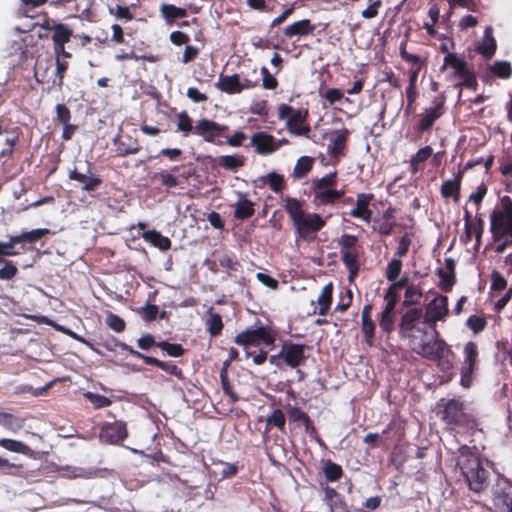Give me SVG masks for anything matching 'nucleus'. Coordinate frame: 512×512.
I'll return each instance as SVG.
<instances>
[{"label": "nucleus", "instance_id": "f257e3e1", "mask_svg": "<svg viewBox=\"0 0 512 512\" xmlns=\"http://www.w3.org/2000/svg\"><path fill=\"white\" fill-rule=\"evenodd\" d=\"M428 328V325L424 324L423 309L413 307L402 314L398 324V334L401 339L408 340L414 353L425 359L439 362L442 369H450L451 361L444 358L453 355L451 346L440 337L437 329H434V336L428 339Z\"/></svg>", "mask_w": 512, "mask_h": 512}, {"label": "nucleus", "instance_id": "f03ea898", "mask_svg": "<svg viewBox=\"0 0 512 512\" xmlns=\"http://www.w3.org/2000/svg\"><path fill=\"white\" fill-rule=\"evenodd\" d=\"M437 416L452 432L472 434L478 427L477 418L466 411L465 402L460 397L441 398L437 403Z\"/></svg>", "mask_w": 512, "mask_h": 512}, {"label": "nucleus", "instance_id": "7ed1b4c3", "mask_svg": "<svg viewBox=\"0 0 512 512\" xmlns=\"http://www.w3.org/2000/svg\"><path fill=\"white\" fill-rule=\"evenodd\" d=\"M283 201L284 209L289 215L297 237L304 241H313L316 234L325 227L326 220L318 213H308L303 209L304 202L290 196Z\"/></svg>", "mask_w": 512, "mask_h": 512}, {"label": "nucleus", "instance_id": "20e7f679", "mask_svg": "<svg viewBox=\"0 0 512 512\" xmlns=\"http://www.w3.org/2000/svg\"><path fill=\"white\" fill-rule=\"evenodd\" d=\"M457 467L473 492L481 493L488 487L489 472L483 467L480 456L472 452L469 446L459 448Z\"/></svg>", "mask_w": 512, "mask_h": 512}, {"label": "nucleus", "instance_id": "39448f33", "mask_svg": "<svg viewBox=\"0 0 512 512\" xmlns=\"http://www.w3.org/2000/svg\"><path fill=\"white\" fill-rule=\"evenodd\" d=\"M340 260L349 272L348 280L353 282L360 270L359 258L363 248L356 235L343 234L338 239Z\"/></svg>", "mask_w": 512, "mask_h": 512}, {"label": "nucleus", "instance_id": "423d86ee", "mask_svg": "<svg viewBox=\"0 0 512 512\" xmlns=\"http://www.w3.org/2000/svg\"><path fill=\"white\" fill-rule=\"evenodd\" d=\"M276 341L275 332L272 328L259 325L256 328H247L234 337V343L249 350L250 346H259L264 344L268 347H274Z\"/></svg>", "mask_w": 512, "mask_h": 512}, {"label": "nucleus", "instance_id": "0eeeda50", "mask_svg": "<svg viewBox=\"0 0 512 512\" xmlns=\"http://www.w3.org/2000/svg\"><path fill=\"white\" fill-rule=\"evenodd\" d=\"M307 117V110H295L288 104H281L278 107V118L286 120V128L292 135L309 137L311 128L308 124H304Z\"/></svg>", "mask_w": 512, "mask_h": 512}, {"label": "nucleus", "instance_id": "6e6552de", "mask_svg": "<svg viewBox=\"0 0 512 512\" xmlns=\"http://www.w3.org/2000/svg\"><path fill=\"white\" fill-rule=\"evenodd\" d=\"M501 206V210H494L490 216V230L495 241L503 239L505 232L512 229V199L502 197Z\"/></svg>", "mask_w": 512, "mask_h": 512}, {"label": "nucleus", "instance_id": "1a4fd4ad", "mask_svg": "<svg viewBox=\"0 0 512 512\" xmlns=\"http://www.w3.org/2000/svg\"><path fill=\"white\" fill-rule=\"evenodd\" d=\"M114 346L120 348L122 351L129 353L131 356L136 357L138 359L143 360L146 365L154 366L162 371L166 372L169 375L175 376L179 380L184 379L183 370L172 361H162L152 356H147L137 350H135L132 346L118 341L117 339H113Z\"/></svg>", "mask_w": 512, "mask_h": 512}, {"label": "nucleus", "instance_id": "9d476101", "mask_svg": "<svg viewBox=\"0 0 512 512\" xmlns=\"http://www.w3.org/2000/svg\"><path fill=\"white\" fill-rule=\"evenodd\" d=\"M451 67L454 70V76L460 78L462 81L459 86H464L468 89L476 90L478 83L475 72L469 68L467 62L458 57L455 53H447L443 60L441 70Z\"/></svg>", "mask_w": 512, "mask_h": 512}, {"label": "nucleus", "instance_id": "9b49d317", "mask_svg": "<svg viewBox=\"0 0 512 512\" xmlns=\"http://www.w3.org/2000/svg\"><path fill=\"white\" fill-rule=\"evenodd\" d=\"M463 362L460 368V384L463 388H470L473 374L478 369L479 349L478 344L469 341L463 348Z\"/></svg>", "mask_w": 512, "mask_h": 512}, {"label": "nucleus", "instance_id": "f8f14e48", "mask_svg": "<svg viewBox=\"0 0 512 512\" xmlns=\"http://www.w3.org/2000/svg\"><path fill=\"white\" fill-rule=\"evenodd\" d=\"M449 314L448 297L445 295L436 296L429 304H427L424 313V324H427L432 329L434 336V329L439 321H445Z\"/></svg>", "mask_w": 512, "mask_h": 512}, {"label": "nucleus", "instance_id": "ddd939ff", "mask_svg": "<svg viewBox=\"0 0 512 512\" xmlns=\"http://www.w3.org/2000/svg\"><path fill=\"white\" fill-rule=\"evenodd\" d=\"M258 85V77H256L255 80H250L249 77H244L241 80L238 74H233L230 76H224L221 74L218 82L215 84L219 90L227 94H238L243 90L252 89Z\"/></svg>", "mask_w": 512, "mask_h": 512}, {"label": "nucleus", "instance_id": "4468645a", "mask_svg": "<svg viewBox=\"0 0 512 512\" xmlns=\"http://www.w3.org/2000/svg\"><path fill=\"white\" fill-rule=\"evenodd\" d=\"M52 32L53 49L55 56H63V58H71L72 54L67 52L65 44L71 40L73 31L67 24L54 23L47 28Z\"/></svg>", "mask_w": 512, "mask_h": 512}, {"label": "nucleus", "instance_id": "2eb2a0df", "mask_svg": "<svg viewBox=\"0 0 512 512\" xmlns=\"http://www.w3.org/2000/svg\"><path fill=\"white\" fill-rule=\"evenodd\" d=\"M312 193V204L316 208L333 206L345 196V190L336 188H327L312 186L310 187Z\"/></svg>", "mask_w": 512, "mask_h": 512}, {"label": "nucleus", "instance_id": "dca6fc26", "mask_svg": "<svg viewBox=\"0 0 512 512\" xmlns=\"http://www.w3.org/2000/svg\"><path fill=\"white\" fill-rule=\"evenodd\" d=\"M229 130L227 125L219 124L213 120L203 118L197 122L194 127V134L202 136L206 142L216 143V138L224 136ZM218 145L222 144L217 142Z\"/></svg>", "mask_w": 512, "mask_h": 512}, {"label": "nucleus", "instance_id": "f3484780", "mask_svg": "<svg viewBox=\"0 0 512 512\" xmlns=\"http://www.w3.org/2000/svg\"><path fill=\"white\" fill-rule=\"evenodd\" d=\"M127 436V426L123 421L104 423L99 433L100 440L106 444H119L124 441Z\"/></svg>", "mask_w": 512, "mask_h": 512}, {"label": "nucleus", "instance_id": "a211bd4d", "mask_svg": "<svg viewBox=\"0 0 512 512\" xmlns=\"http://www.w3.org/2000/svg\"><path fill=\"white\" fill-rule=\"evenodd\" d=\"M306 349L307 346L305 344L285 341L282 345V355H284L285 364L290 368H297L303 365L306 361Z\"/></svg>", "mask_w": 512, "mask_h": 512}, {"label": "nucleus", "instance_id": "6ab92c4d", "mask_svg": "<svg viewBox=\"0 0 512 512\" xmlns=\"http://www.w3.org/2000/svg\"><path fill=\"white\" fill-rule=\"evenodd\" d=\"M286 412L290 421L297 423L304 427V431L311 438H318V431L311 420L310 416L301 408L288 404Z\"/></svg>", "mask_w": 512, "mask_h": 512}, {"label": "nucleus", "instance_id": "aec40b11", "mask_svg": "<svg viewBox=\"0 0 512 512\" xmlns=\"http://www.w3.org/2000/svg\"><path fill=\"white\" fill-rule=\"evenodd\" d=\"M374 200V194L372 193H358L356 196L355 207L352 208L347 214L350 217L361 219L364 222L369 223L372 218V210L370 204Z\"/></svg>", "mask_w": 512, "mask_h": 512}, {"label": "nucleus", "instance_id": "412c9836", "mask_svg": "<svg viewBox=\"0 0 512 512\" xmlns=\"http://www.w3.org/2000/svg\"><path fill=\"white\" fill-rule=\"evenodd\" d=\"M250 145L259 155L266 156L276 152L274 136L264 131L254 133L250 138Z\"/></svg>", "mask_w": 512, "mask_h": 512}, {"label": "nucleus", "instance_id": "4be33fe9", "mask_svg": "<svg viewBox=\"0 0 512 512\" xmlns=\"http://www.w3.org/2000/svg\"><path fill=\"white\" fill-rule=\"evenodd\" d=\"M349 135L350 131L343 128L341 130H336L330 138L327 150L329 155L336 159V161H339L340 157L344 155Z\"/></svg>", "mask_w": 512, "mask_h": 512}, {"label": "nucleus", "instance_id": "5701e85b", "mask_svg": "<svg viewBox=\"0 0 512 512\" xmlns=\"http://www.w3.org/2000/svg\"><path fill=\"white\" fill-rule=\"evenodd\" d=\"M53 66L54 60L52 58H48L45 60L38 59L34 67V77L36 81L40 84H48L49 90L54 89L52 87V82L54 78Z\"/></svg>", "mask_w": 512, "mask_h": 512}, {"label": "nucleus", "instance_id": "b1692460", "mask_svg": "<svg viewBox=\"0 0 512 512\" xmlns=\"http://www.w3.org/2000/svg\"><path fill=\"white\" fill-rule=\"evenodd\" d=\"M444 114V101H439L434 107L426 109L425 113L421 115V118L417 125V130L420 133L430 130L434 123Z\"/></svg>", "mask_w": 512, "mask_h": 512}, {"label": "nucleus", "instance_id": "393cba45", "mask_svg": "<svg viewBox=\"0 0 512 512\" xmlns=\"http://www.w3.org/2000/svg\"><path fill=\"white\" fill-rule=\"evenodd\" d=\"M464 176V171H458L454 178L446 180L442 183L440 193L444 199H452L457 203L461 195V184Z\"/></svg>", "mask_w": 512, "mask_h": 512}, {"label": "nucleus", "instance_id": "a878e982", "mask_svg": "<svg viewBox=\"0 0 512 512\" xmlns=\"http://www.w3.org/2000/svg\"><path fill=\"white\" fill-rule=\"evenodd\" d=\"M316 29V25L313 24L310 19H302L293 22L292 24L288 25L283 30V35L286 38H293V37H305L312 35Z\"/></svg>", "mask_w": 512, "mask_h": 512}, {"label": "nucleus", "instance_id": "bb28decb", "mask_svg": "<svg viewBox=\"0 0 512 512\" xmlns=\"http://www.w3.org/2000/svg\"><path fill=\"white\" fill-rule=\"evenodd\" d=\"M372 309V304H366L364 305L361 313V329L364 336V342L369 347H372L374 345L376 328V325L371 317Z\"/></svg>", "mask_w": 512, "mask_h": 512}, {"label": "nucleus", "instance_id": "cd10ccee", "mask_svg": "<svg viewBox=\"0 0 512 512\" xmlns=\"http://www.w3.org/2000/svg\"><path fill=\"white\" fill-rule=\"evenodd\" d=\"M493 503L499 512L512 511V486L505 485L493 493Z\"/></svg>", "mask_w": 512, "mask_h": 512}, {"label": "nucleus", "instance_id": "c85d7f7f", "mask_svg": "<svg viewBox=\"0 0 512 512\" xmlns=\"http://www.w3.org/2000/svg\"><path fill=\"white\" fill-rule=\"evenodd\" d=\"M255 213L254 203L247 198L245 193L238 194V200L235 204L234 217L237 220H247Z\"/></svg>", "mask_w": 512, "mask_h": 512}, {"label": "nucleus", "instance_id": "c756f323", "mask_svg": "<svg viewBox=\"0 0 512 512\" xmlns=\"http://www.w3.org/2000/svg\"><path fill=\"white\" fill-rule=\"evenodd\" d=\"M25 424L26 418L0 410V426L5 430L17 433L24 428Z\"/></svg>", "mask_w": 512, "mask_h": 512}, {"label": "nucleus", "instance_id": "7c9ffc66", "mask_svg": "<svg viewBox=\"0 0 512 512\" xmlns=\"http://www.w3.org/2000/svg\"><path fill=\"white\" fill-rule=\"evenodd\" d=\"M69 179L79 182L82 185V189L88 192L96 190L102 183L99 176H87L78 172L77 169H74L69 173Z\"/></svg>", "mask_w": 512, "mask_h": 512}, {"label": "nucleus", "instance_id": "2f4dec72", "mask_svg": "<svg viewBox=\"0 0 512 512\" xmlns=\"http://www.w3.org/2000/svg\"><path fill=\"white\" fill-rule=\"evenodd\" d=\"M62 56H55L53 66V82L52 87L61 91L64 84V77L68 70V62L61 59Z\"/></svg>", "mask_w": 512, "mask_h": 512}, {"label": "nucleus", "instance_id": "473e14b6", "mask_svg": "<svg viewBox=\"0 0 512 512\" xmlns=\"http://www.w3.org/2000/svg\"><path fill=\"white\" fill-rule=\"evenodd\" d=\"M322 473L327 483L339 481L344 476L342 466L330 459L323 461Z\"/></svg>", "mask_w": 512, "mask_h": 512}, {"label": "nucleus", "instance_id": "72a5a7b5", "mask_svg": "<svg viewBox=\"0 0 512 512\" xmlns=\"http://www.w3.org/2000/svg\"><path fill=\"white\" fill-rule=\"evenodd\" d=\"M50 234V230L47 228H38L31 231H26L18 235L19 239L17 241H21L20 249L23 252H26V244H32L43 238L44 236Z\"/></svg>", "mask_w": 512, "mask_h": 512}, {"label": "nucleus", "instance_id": "f704fd0d", "mask_svg": "<svg viewBox=\"0 0 512 512\" xmlns=\"http://www.w3.org/2000/svg\"><path fill=\"white\" fill-rule=\"evenodd\" d=\"M143 238L162 251H166L171 248V240L168 237L163 236L157 230H148L144 232Z\"/></svg>", "mask_w": 512, "mask_h": 512}, {"label": "nucleus", "instance_id": "c9c22d12", "mask_svg": "<svg viewBox=\"0 0 512 512\" xmlns=\"http://www.w3.org/2000/svg\"><path fill=\"white\" fill-rule=\"evenodd\" d=\"M333 299V284L330 282L326 284L317 299L319 305L318 314L321 316L327 315Z\"/></svg>", "mask_w": 512, "mask_h": 512}, {"label": "nucleus", "instance_id": "e433bc0d", "mask_svg": "<svg viewBox=\"0 0 512 512\" xmlns=\"http://www.w3.org/2000/svg\"><path fill=\"white\" fill-rule=\"evenodd\" d=\"M160 12L162 17L165 19L167 24H173L178 18H184L187 16V11L184 8L177 7L173 4L163 3L160 6Z\"/></svg>", "mask_w": 512, "mask_h": 512}, {"label": "nucleus", "instance_id": "4c0bfd02", "mask_svg": "<svg viewBox=\"0 0 512 512\" xmlns=\"http://www.w3.org/2000/svg\"><path fill=\"white\" fill-rule=\"evenodd\" d=\"M433 154L431 146L420 148L409 161V170L412 174H416L420 170V164L428 160Z\"/></svg>", "mask_w": 512, "mask_h": 512}, {"label": "nucleus", "instance_id": "58836bf2", "mask_svg": "<svg viewBox=\"0 0 512 512\" xmlns=\"http://www.w3.org/2000/svg\"><path fill=\"white\" fill-rule=\"evenodd\" d=\"M208 318L206 320L207 331L211 337H216L221 334L224 324L220 314L214 312L213 308L207 311Z\"/></svg>", "mask_w": 512, "mask_h": 512}, {"label": "nucleus", "instance_id": "ea45409f", "mask_svg": "<svg viewBox=\"0 0 512 512\" xmlns=\"http://www.w3.org/2000/svg\"><path fill=\"white\" fill-rule=\"evenodd\" d=\"M216 164L225 170L236 172L244 165V158L238 155H224L216 159Z\"/></svg>", "mask_w": 512, "mask_h": 512}, {"label": "nucleus", "instance_id": "a19ab883", "mask_svg": "<svg viewBox=\"0 0 512 512\" xmlns=\"http://www.w3.org/2000/svg\"><path fill=\"white\" fill-rule=\"evenodd\" d=\"M314 160L309 156L300 157L293 169L292 177L294 179H302L306 177L313 168Z\"/></svg>", "mask_w": 512, "mask_h": 512}, {"label": "nucleus", "instance_id": "79ce46f5", "mask_svg": "<svg viewBox=\"0 0 512 512\" xmlns=\"http://www.w3.org/2000/svg\"><path fill=\"white\" fill-rule=\"evenodd\" d=\"M0 447L7 451L23 455H29L31 453V448L27 444L10 438H0Z\"/></svg>", "mask_w": 512, "mask_h": 512}, {"label": "nucleus", "instance_id": "37998d69", "mask_svg": "<svg viewBox=\"0 0 512 512\" xmlns=\"http://www.w3.org/2000/svg\"><path fill=\"white\" fill-rule=\"evenodd\" d=\"M263 182L276 194H281L286 188V182L283 175L276 172H270L264 176Z\"/></svg>", "mask_w": 512, "mask_h": 512}, {"label": "nucleus", "instance_id": "c03bdc74", "mask_svg": "<svg viewBox=\"0 0 512 512\" xmlns=\"http://www.w3.org/2000/svg\"><path fill=\"white\" fill-rule=\"evenodd\" d=\"M151 179L152 181H158L162 186L168 189L175 188L180 184L178 176L166 170L155 172Z\"/></svg>", "mask_w": 512, "mask_h": 512}, {"label": "nucleus", "instance_id": "a18cd8bd", "mask_svg": "<svg viewBox=\"0 0 512 512\" xmlns=\"http://www.w3.org/2000/svg\"><path fill=\"white\" fill-rule=\"evenodd\" d=\"M157 348L161 349L168 356L173 357V358L182 357L186 352V350L184 349V347L181 344L170 343L165 340L158 341Z\"/></svg>", "mask_w": 512, "mask_h": 512}, {"label": "nucleus", "instance_id": "49530a36", "mask_svg": "<svg viewBox=\"0 0 512 512\" xmlns=\"http://www.w3.org/2000/svg\"><path fill=\"white\" fill-rule=\"evenodd\" d=\"M286 417L284 412L281 409H275L266 419V429H270L271 427H276L280 431L285 430Z\"/></svg>", "mask_w": 512, "mask_h": 512}, {"label": "nucleus", "instance_id": "de8ad7c7", "mask_svg": "<svg viewBox=\"0 0 512 512\" xmlns=\"http://www.w3.org/2000/svg\"><path fill=\"white\" fill-rule=\"evenodd\" d=\"M324 491V501L329 507V512L337 511L339 506L336 504L338 501H345L341 495L336 491V489L326 485L323 487Z\"/></svg>", "mask_w": 512, "mask_h": 512}, {"label": "nucleus", "instance_id": "09e8293b", "mask_svg": "<svg viewBox=\"0 0 512 512\" xmlns=\"http://www.w3.org/2000/svg\"><path fill=\"white\" fill-rule=\"evenodd\" d=\"M422 297V291L415 285H410L406 288L404 300L402 305L404 307H411L420 303Z\"/></svg>", "mask_w": 512, "mask_h": 512}, {"label": "nucleus", "instance_id": "8fccbe9b", "mask_svg": "<svg viewBox=\"0 0 512 512\" xmlns=\"http://www.w3.org/2000/svg\"><path fill=\"white\" fill-rule=\"evenodd\" d=\"M497 44L496 40L493 36L485 35L483 42L478 47L477 51L479 54H481L484 58L490 59L496 52Z\"/></svg>", "mask_w": 512, "mask_h": 512}, {"label": "nucleus", "instance_id": "3c124183", "mask_svg": "<svg viewBox=\"0 0 512 512\" xmlns=\"http://www.w3.org/2000/svg\"><path fill=\"white\" fill-rule=\"evenodd\" d=\"M464 226H465V233H466V236L467 238L470 240L471 239V236L472 234L474 233L476 235L477 238H480L481 237V234H482V231H483V220L481 218L478 219V227L474 229V231H472V215L470 213V211H468L467 209L464 210Z\"/></svg>", "mask_w": 512, "mask_h": 512}, {"label": "nucleus", "instance_id": "603ef678", "mask_svg": "<svg viewBox=\"0 0 512 512\" xmlns=\"http://www.w3.org/2000/svg\"><path fill=\"white\" fill-rule=\"evenodd\" d=\"M177 131L182 132L185 136H188L191 132L194 133V127L192 125V118L186 111H182L177 114Z\"/></svg>", "mask_w": 512, "mask_h": 512}, {"label": "nucleus", "instance_id": "864d4df0", "mask_svg": "<svg viewBox=\"0 0 512 512\" xmlns=\"http://www.w3.org/2000/svg\"><path fill=\"white\" fill-rule=\"evenodd\" d=\"M220 381L223 392L230 397L231 402L235 403L239 400V396L234 391L228 377L227 368L224 366L220 371Z\"/></svg>", "mask_w": 512, "mask_h": 512}, {"label": "nucleus", "instance_id": "5fc2aeb1", "mask_svg": "<svg viewBox=\"0 0 512 512\" xmlns=\"http://www.w3.org/2000/svg\"><path fill=\"white\" fill-rule=\"evenodd\" d=\"M437 275L440 278L439 288L444 292H450L456 282V274H451L443 269L437 270Z\"/></svg>", "mask_w": 512, "mask_h": 512}, {"label": "nucleus", "instance_id": "6e6d98bb", "mask_svg": "<svg viewBox=\"0 0 512 512\" xmlns=\"http://www.w3.org/2000/svg\"><path fill=\"white\" fill-rule=\"evenodd\" d=\"M491 72L501 79H508L512 75L511 64L507 61H496L490 68Z\"/></svg>", "mask_w": 512, "mask_h": 512}, {"label": "nucleus", "instance_id": "4d7b16f0", "mask_svg": "<svg viewBox=\"0 0 512 512\" xmlns=\"http://www.w3.org/2000/svg\"><path fill=\"white\" fill-rule=\"evenodd\" d=\"M84 396L93 405L94 409L108 407L112 404V400L110 398L101 394L87 392Z\"/></svg>", "mask_w": 512, "mask_h": 512}, {"label": "nucleus", "instance_id": "13d9d810", "mask_svg": "<svg viewBox=\"0 0 512 512\" xmlns=\"http://www.w3.org/2000/svg\"><path fill=\"white\" fill-rule=\"evenodd\" d=\"M338 182L337 171L330 172L321 178L312 179V186L336 188Z\"/></svg>", "mask_w": 512, "mask_h": 512}, {"label": "nucleus", "instance_id": "bf43d9fd", "mask_svg": "<svg viewBox=\"0 0 512 512\" xmlns=\"http://www.w3.org/2000/svg\"><path fill=\"white\" fill-rule=\"evenodd\" d=\"M375 225L373 227L374 231L378 232L381 236H389L394 231V228L397 226L396 221H388L382 218L374 220Z\"/></svg>", "mask_w": 512, "mask_h": 512}, {"label": "nucleus", "instance_id": "052dcab7", "mask_svg": "<svg viewBox=\"0 0 512 512\" xmlns=\"http://www.w3.org/2000/svg\"><path fill=\"white\" fill-rule=\"evenodd\" d=\"M106 325L117 333H121L126 328V323L119 315L109 312L105 318Z\"/></svg>", "mask_w": 512, "mask_h": 512}, {"label": "nucleus", "instance_id": "680f3d73", "mask_svg": "<svg viewBox=\"0 0 512 512\" xmlns=\"http://www.w3.org/2000/svg\"><path fill=\"white\" fill-rule=\"evenodd\" d=\"M395 318L396 314H387V313H381L379 317V326L383 333H385L387 336H390V334L395 329Z\"/></svg>", "mask_w": 512, "mask_h": 512}, {"label": "nucleus", "instance_id": "e2e57ef3", "mask_svg": "<svg viewBox=\"0 0 512 512\" xmlns=\"http://www.w3.org/2000/svg\"><path fill=\"white\" fill-rule=\"evenodd\" d=\"M116 146L115 152L117 156L125 157L128 155L136 154L141 150V147L136 143L134 146H127L124 142L118 138L114 140Z\"/></svg>", "mask_w": 512, "mask_h": 512}, {"label": "nucleus", "instance_id": "0e129e2a", "mask_svg": "<svg viewBox=\"0 0 512 512\" xmlns=\"http://www.w3.org/2000/svg\"><path fill=\"white\" fill-rule=\"evenodd\" d=\"M466 325L473 333L478 334L486 328L487 321L483 316L471 315L467 319Z\"/></svg>", "mask_w": 512, "mask_h": 512}, {"label": "nucleus", "instance_id": "69168bd1", "mask_svg": "<svg viewBox=\"0 0 512 512\" xmlns=\"http://www.w3.org/2000/svg\"><path fill=\"white\" fill-rule=\"evenodd\" d=\"M138 313L141 315L145 322L150 323L157 318L159 308L157 305L147 304L143 307H140Z\"/></svg>", "mask_w": 512, "mask_h": 512}, {"label": "nucleus", "instance_id": "338daca9", "mask_svg": "<svg viewBox=\"0 0 512 512\" xmlns=\"http://www.w3.org/2000/svg\"><path fill=\"white\" fill-rule=\"evenodd\" d=\"M403 263L400 259H392L386 268V278L395 281L401 273Z\"/></svg>", "mask_w": 512, "mask_h": 512}, {"label": "nucleus", "instance_id": "774afa93", "mask_svg": "<svg viewBox=\"0 0 512 512\" xmlns=\"http://www.w3.org/2000/svg\"><path fill=\"white\" fill-rule=\"evenodd\" d=\"M219 265L230 272H237L241 268L240 262L233 256L223 255L219 259Z\"/></svg>", "mask_w": 512, "mask_h": 512}]
</instances>
